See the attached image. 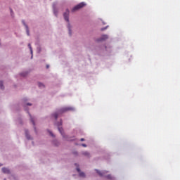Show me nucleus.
I'll list each match as a JSON object with an SVG mask.
<instances>
[{
	"mask_svg": "<svg viewBox=\"0 0 180 180\" xmlns=\"http://www.w3.org/2000/svg\"><path fill=\"white\" fill-rule=\"evenodd\" d=\"M108 39V35H102L101 38L97 39V41H103Z\"/></svg>",
	"mask_w": 180,
	"mask_h": 180,
	"instance_id": "4",
	"label": "nucleus"
},
{
	"mask_svg": "<svg viewBox=\"0 0 180 180\" xmlns=\"http://www.w3.org/2000/svg\"><path fill=\"white\" fill-rule=\"evenodd\" d=\"M25 136H26V137H27V139L28 140H30V139H31L30 136L29 134L27 133V131H25Z\"/></svg>",
	"mask_w": 180,
	"mask_h": 180,
	"instance_id": "7",
	"label": "nucleus"
},
{
	"mask_svg": "<svg viewBox=\"0 0 180 180\" xmlns=\"http://www.w3.org/2000/svg\"><path fill=\"white\" fill-rule=\"evenodd\" d=\"M0 88H1V89H5V87H4V82H0Z\"/></svg>",
	"mask_w": 180,
	"mask_h": 180,
	"instance_id": "10",
	"label": "nucleus"
},
{
	"mask_svg": "<svg viewBox=\"0 0 180 180\" xmlns=\"http://www.w3.org/2000/svg\"><path fill=\"white\" fill-rule=\"evenodd\" d=\"M24 25L25 26V27H26V30H27V35L29 36V27H27V25H26V24L25 23H24Z\"/></svg>",
	"mask_w": 180,
	"mask_h": 180,
	"instance_id": "9",
	"label": "nucleus"
},
{
	"mask_svg": "<svg viewBox=\"0 0 180 180\" xmlns=\"http://www.w3.org/2000/svg\"><path fill=\"white\" fill-rule=\"evenodd\" d=\"M46 68H49V65H46Z\"/></svg>",
	"mask_w": 180,
	"mask_h": 180,
	"instance_id": "24",
	"label": "nucleus"
},
{
	"mask_svg": "<svg viewBox=\"0 0 180 180\" xmlns=\"http://www.w3.org/2000/svg\"><path fill=\"white\" fill-rule=\"evenodd\" d=\"M83 155H84L85 156H89V153L88 152H84L83 153Z\"/></svg>",
	"mask_w": 180,
	"mask_h": 180,
	"instance_id": "14",
	"label": "nucleus"
},
{
	"mask_svg": "<svg viewBox=\"0 0 180 180\" xmlns=\"http://www.w3.org/2000/svg\"><path fill=\"white\" fill-rule=\"evenodd\" d=\"M58 131H60V133L62 135H63V130L62 128L58 127Z\"/></svg>",
	"mask_w": 180,
	"mask_h": 180,
	"instance_id": "12",
	"label": "nucleus"
},
{
	"mask_svg": "<svg viewBox=\"0 0 180 180\" xmlns=\"http://www.w3.org/2000/svg\"><path fill=\"white\" fill-rule=\"evenodd\" d=\"M69 10H66V12L64 13L63 14V17L65 21H67L68 22H69Z\"/></svg>",
	"mask_w": 180,
	"mask_h": 180,
	"instance_id": "3",
	"label": "nucleus"
},
{
	"mask_svg": "<svg viewBox=\"0 0 180 180\" xmlns=\"http://www.w3.org/2000/svg\"><path fill=\"white\" fill-rule=\"evenodd\" d=\"M77 171L79 173V176H80L81 177H84V176H85L84 173L80 172V169H79V167L77 168Z\"/></svg>",
	"mask_w": 180,
	"mask_h": 180,
	"instance_id": "6",
	"label": "nucleus"
},
{
	"mask_svg": "<svg viewBox=\"0 0 180 180\" xmlns=\"http://www.w3.org/2000/svg\"><path fill=\"white\" fill-rule=\"evenodd\" d=\"M72 110V108H63L60 109V110H58V112L54 113L53 115V116L56 120L58 118V114H61V113H63V112H65L66 111Z\"/></svg>",
	"mask_w": 180,
	"mask_h": 180,
	"instance_id": "1",
	"label": "nucleus"
},
{
	"mask_svg": "<svg viewBox=\"0 0 180 180\" xmlns=\"http://www.w3.org/2000/svg\"><path fill=\"white\" fill-rule=\"evenodd\" d=\"M30 120H31L32 124L34 126L35 125L34 119H33V117H32V115H30Z\"/></svg>",
	"mask_w": 180,
	"mask_h": 180,
	"instance_id": "8",
	"label": "nucleus"
},
{
	"mask_svg": "<svg viewBox=\"0 0 180 180\" xmlns=\"http://www.w3.org/2000/svg\"><path fill=\"white\" fill-rule=\"evenodd\" d=\"M75 154H77V153H75Z\"/></svg>",
	"mask_w": 180,
	"mask_h": 180,
	"instance_id": "26",
	"label": "nucleus"
},
{
	"mask_svg": "<svg viewBox=\"0 0 180 180\" xmlns=\"http://www.w3.org/2000/svg\"><path fill=\"white\" fill-rule=\"evenodd\" d=\"M80 141H84V139H81Z\"/></svg>",
	"mask_w": 180,
	"mask_h": 180,
	"instance_id": "22",
	"label": "nucleus"
},
{
	"mask_svg": "<svg viewBox=\"0 0 180 180\" xmlns=\"http://www.w3.org/2000/svg\"><path fill=\"white\" fill-rule=\"evenodd\" d=\"M27 105H30V106H32V104H30V103H27Z\"/></svg>",
	"mask_w": 180,
	"mask_h": 180,
	"instance_id": "23",
	"label": "nucleus"
},
{
	"mask_svg": "<svg viewBox=\"0 0 180 180\" xmlns=\"http://www.w3.org/2000/svg\"><path fill=\"white\" fill-rule=\"evenodd\" d=\"M69 34H70V35H71V30H70V28H69Z\"/></svg>",
	"mask_w": 180,
	"mask_h": 180,
	"instance_id": "19",
	"label": "nucleus"
},
{
	"mask_svg": "<svg viewBox=\"0 0 180 180\" xmlns=\"http://www.w3.org/2000/svg\"><path fill=\"white\" fill-rule=\"evenodd\" d=\"M84 6H85L84 2H81L73 7L72 12H75V11L82 8Z\"/></svg>",
	"mask_w": 180,
	"mask_h": 180,
	"instance_id": "2",
	"label": "nucleus"
},
{
	"mask_svg": "<svg viewBox=\"0 0 180 180\" xmlns=\"http://www.w3.org/2000/svg\"><path fill=\"white\" fill-rule=\"evenodd\" d=\"M96 172L101 176H103V174L100 172V171H98V170H96Z\"/></svg>",
	"mask_w": 180,
	"mask_h": 180,
	"instance_id": "13",
	"label": "nucleus"
},
{
	"mask_svg": "<svg viewBox=\"0 0 180 180\" xmlns=\"http://www.w3.org/2000/svg\"><path fill=\"white\" fill-rule=\"evenodd\" d=\"M49 134H51V136H54L53 134L51 133V131H49Z\"/></svg>",
	"mask_w": 180,
	"mask_h": 180,
	"instance_id": "18",
	"label": "nucleus"
},
{
	"mask_svg": "<svg viewBox=\"0 0 180 180\" xmlns=\"http://www.w3.org/2000/svg\"><path fill=\"white\" fill-rule=\"evenodd\" d=\"M11 13H12V12H13L12 10H11Z\"/></svg>",
	"mask_w": 180,
	"mask_h": 180,
	"instance_id": "25",
	"label": "nucleus"
},
{
	"mask_svg": "<svg viewBox=\"0 0 180 180\" xmlns=\"http://www.w3.org/2000/svg\"><path fill=\"white\" fill-rule=\"evenodd\" d=\"M39 87H40V88L44 87V85H43V84H41V83H39Z\"/></svg>",
	"mask_w": 180,
	"mask_h": 180,
	"instance_id": "15",
	"label": "nucleus"
},
{
	"mask_svg": "<svg viewBox=\"0 0 180 180\" xmlns=\"http://www.w3.org/2000/svg\"><path fill=\"white\" fill-rule=\"evenodd\" d=\"M2 172L4 174H10L11 173V171H9V169H8V168H2Z\"/></svg>",
	"mask_w": 180,
	"mask_h": 180,
	"instance_id": "5",
	"label": "nucleus"
},
{
	"mask_svg": "<svg viewBox=\"0 0 180 180\" xmlns=\"http://www.w3.org/2000/svg\"><path fill=\"white\" fill-rule=\"evenodd\" d=\"M62 125V121H60V122L59 124H57L58 127Z\"/></svg>",
	"mask_w": 180,
	"mask_h": 180,
	"instance_id": "17",
	"label": "nucleus"
},
{
	"mask_svg": "<svg viewBox=\"0 0 180 180\" xmlns=\"http://www.w3.org/2000/svg\"><path fill=\"white\" fill-rule=\"evenodd\" d=\"M107 28H108V26L105 27L104 28H101V31L103 32V31L105 30Z\"/></svg>",
	"mask_w": 180,
	"mask_h": 180,
	"instance_id": "16",
	"label": "nucleus"
},
{
	"mask_svg": "<svg viewBox=\"0 0 180 180\" xmlns=\"http://www.w3.org/2000/svg\"><path fill=\"white\" fill-rule=\"evenodd\" d=\"M107 178H108V179H111V176L109 175V176H107Z\"/></svg>",
	"mask_w": 180,
	"mask_h": 180,
	"instance_id": "20",
	"label": "nucleus"
},
{
	"mask_svg": "<svg viewBox=\"0 0 180 180\" xmlns=\"http://www.w3.org/2000/svg\"><path fill=\"white\" fill-rule=\"evenodd\" d=\"M83 147H86V144H82V145Z\"/></svg>",
	"mask_w": 180,
	"mask_h": 180,
	"instance_id": "21",
	"label": "nucleus"
},
{
	"mask_svg": "<svg viewBox=\"0 0 180 180\" xmlns=\"http://www.w3.org/2000/svg\"><path fill=\"white\" fill-rule=\"evenodd\" d=\"M28 46L30 49L31 53L33 54V49H32V45H30V44H28Z\"/></svg>",
	"mask_w": 180,
	"mask_h": 180,
	"instance_id": "11",
	"label": "nucleus"
}]
</instances>
